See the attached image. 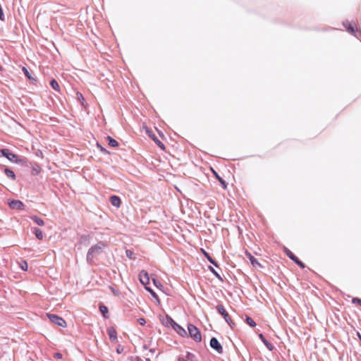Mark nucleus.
Here are the masks:
<instances>
[{
	"label": "nucleus",
	"instance_id": "f257e3e1",
	"mask_svg": "<svg viewBox=\"0 0 361 361\" xmlns=\"http://www.w3.org/2000/svg\"><path fill=\"white\" fill-rule=\"evenodd\" d=\"M1 153L11 162L17 164H20L23 162L22 159L18 155L12 153L8 149H1Z\"/></svg>",
	"mask_w": 361,
	"mask_h": 361
},
{
	"label": "nucleus",
	"instance_id": "f03ea898",
	"mask_svg": "<svg viewBox=\"0 0 361 361\" xmlns=\"http://www.w3.org/2000/svg\"><path fill=\"white\" fill-rule=\"evenodd\" d=\"M47 317L56 325L63 328L66 326V322L62 317L52 314H47Z\"/></svg>",
	"mask_w": 361,
	"mask_h": 361
},
{
	"label": "nucleus",
	"instance_id": "7ed1b4c3",
	"mask_svg": "<svg viewBox=\"0 0 361 361\" xmlns=\"http://www.w3.org/2000/svg\"><path fill=\"white\" fill-rule=\"evenodd\" d=\"M188 332L190 336L196 341H200L202 339L201 334L198 329L192 324L188 326Z\"/></svg>",
	"mask_w": 361,
	"mask_h": 361
},
{
	"label": "nucleus",
	"instance_id": "20e7f679",
	"mask_svg": "<svg viewBox=\"0 0 361 361\" xmlns=\"http://www.w3.org/2000/svg\"><path fill=\"white\" fill-rule=\"evenodd\" d=\"M104 247L105 245L103 243L92 246L88 250L87 258L89 259L90 257H93L95 254H98Z\"/></svg>",
	"mask_w": 361,
	"mask_h": 361
},
{
	"label": "nucleus",
	"instance_id": "39448f33",
	"mask_svg": "<svg viewBox=\"0 0 361 361\" xmlns=\"http://www.w3.org/2000/svg\"><path fill=\"white\" fill-rule=\"evenodd\" d=\"M8 204L10 208L13 209L23 210L25 208L24 204L21 201L17 200H8Z\"/></svg>",
	"mask_w": 361,
	"mask_h": 361
},
{
	"label": "nucleus",
	"instance_id": "423d86ee",
	"mask_svg": "<svg viewBox=\"0 0 361 361\" xmlns=\"http://www.w3.org/2000/svg\"><path fill=\"white\" fill-rule=\"evenodd\" d=\"M217 311L219 314H221L224 319L226 320V322L231 326H232V325L233 324L231 319L230 318L228 312L226 311V310L224 309V306L223 305H218L217 306Z\"/></svg>",
	"mask_w": 361,
	"mask_h": 361
},
{
	"label": "nucleus",
	"instance_id": "0eeeda50",
	"mask_svg": "<svg viewBox=\"0 0 361 361\" xmlns=\"http://www.w3.org/2000/svg\"><path fill=\"white\" fill-rule=\"evenodd\" d=\"M139 280L140 283L146 287L149 283V277L147 272L145 271H140L139 274Z\"/></svg>",
	"mask_w": 361,
	"mask_h": 361
},
{
	"label": "nucleus",
	"instance_id": "6e6552de",
	"mask_svg": "<svg viewBox=\"0 0 361 361\" xmlns=\"http://www.w3.org/2000/svg\"><path fill=\"white\" fill-rule=\"evenodd\" d=\"M107 334L111 342L116 343L118 340L117 332L114 327L110 326L107 329Z\"/></svg>",
	"mask_w": 361,
	"mask_h": 361
},
{
	"label": "nucleus",
	"instance_id": "1a4fd4ad",
	"mask_svg": "<svg viewBox=\"0 0 361 361\" xmlns=\"http://www.w3.org/2000/svg\"><path fill=\"white\" fill-rule=\"evenodd\" d=\"M160 321L162 323L163 325H164L165 326H171L173 328V326H174L175 324V322L170 317H169L168 315H166V317H161L160 318Z\"/></svg>",
	"mask_w": 361,
	"mask_h": 361
},
{
	"label": "nucleus",
	"instance_id": "9d476101",
	"mask_svg": "<svg viewBox=\"0 0 361 361\" xmlns=\"http://www.w3.org/2000/svg\"><path fill=\"white\" fill-rule=\"evenodd\" d=\"M210 345L212 348L217 350L218 353L222 352V347L218 340L215 338H212L210 341Z\"/></svg>",
	"mask_w": 361,
	"mask_h": 361
},
{
	"label": "nucleus",
	"instance_id": "9b49d317",
	"mask_svg": "<svg viewBox=\"0 0 361 361\" xmlns=\"http://www.w3.org/2000/svg\"><path fill=\"white\" fill-rule=\"evenodd\" d=\"M247 257L249 258L252 265L256 269H261L262 266L261 264L249 252H246Z\"/></svg>",
	"mask_w": 361,
	"mask_h": 361
},
{
	"label": "nucleus",
	"instance_id": "f8f14e48",
	"mask_svg": "<svg viewBox=\"0 0 361 361\" xmlns=\"http://www.w3.org/2000/svg\"><path fill=\"white\" fill-rule=\"evenodd\" d=\"M173 329L180 336L184 337L187 336V331L185 329H183L181 326L178 324L176 322L175 323Z\"/></svg>",
	"mask_w": 361,
	"mask_h": 361
},
{
	"label": "nucleus",
	"instance_id": "ddd939ff",
	"mask_svg": "<svg viewBox=\"0 0 361 361\" xmlns=\"http://www.w3.org/2000/svg\"><path fill=\"white\" fill-rule=\"evenodd\" d=\"M146 133L153 139V140L159 145L160 148L164 149V145L154 135L151 134V132L148 128H146Z\"/></svg>",
	"mask_w": 361,
	"mask_h": 361
},
{
	"label": "nucleus",
	"instance_id": "4468645a",
	"mask_svg": "<svg viewBox=\"0 0 361 361\" xmlns=\"http://www.w3.org/2000/svg\"><path fill=\"white\" fill-rule=\"evenodd\" d=\"M286 252L290 259L295 261L301 267H305L304 264L300 261H299L298 259L295 257V256L290 250H286Z\"/></svg>",
	"mask_w": 361,
	"mask_h": 361
},
{
	"label": "nucleus",
	"instance_id": "2eb2a0df",
	"mask_svg": "<svg viewBox=\"0 0 361 361\" xmlns=\"http://www.w3.org/2000/svg\"><path fill=\"white\" fill-rule=\"evenodd\" d=\"M111 203L113 206L118 208L121 206V199L117 196H112L110 198Z\"/></svg>",
	"mask_w": 361,
	"mask_h": 361
},
{
	"label": "nucleus",
	"instance_id": "dca6fc26",
	"mask_svg": "<svg viewBox=\"0 0 361 361\" xmlns=\"http://www.w3.org/2000/svg\"><path fill=\"white\" fill-rule=\"evenodd\" d=\"M32 231H33L35 235L36 236V238L37 239H39V240L43 239L44 235H43L42 231L40 229H39L37 228H34L32 229Z\"/></svg>",
	"mask_w": 361,
	"mask_h": 361
},
{
	"label": "nucleus",
	"instance_id": "f3484780",
	"mask_svg": "<svg viewBox=\"0 0 361 361\" xmlns=\"http://www.w3.org/2000/svg\"><path fill=\"white\" fill-rule=\"evenodd\" d=\"M343 25L350 33L353 34L355 32L354 26L353 25H351L349 22L343 23Z\"/></svg>",
	"mask_w": 361,
	"mask_h": 361
},
{
	"label": "nucleus",
	"instance_id": "a211bd4d",
	"mask_svg": "<svg viewBox=\"0 0 361 361\" xmlns=\"http://www.w3.org/2000/svg\"><path fill=\"white\" fill-rule=\"evenodd\" d=\"M5 173L6 175V176L12 180H15L16 179V175L14 173V172L9 169H5Z\"/></svg>",
	"mask_w": 361,
	"mask_h": 361
},
{
	"label": "nucleus",
	"instance_id": "6ab92c4d",
	"mask_svg": "<svg viewBox=\"0 0 361 361\" xmlns=\"http://www.w3.org/2000/svg\"><path fill=\"white\" fill-rule=\"evenodd\" d=\"M31 219L39 226H42L44 225V221L37 216H32Z\"/></svg>",
	"mask_w": 361,
	"mask_h": 361
},
{
	"label": "nucleus",
	"instance_id": "aec40b11",
	"mask_svg": "<svg viewBox=\"0 0 361 361\" xmlns=\"http://www.w3.org/2000/svg\"><path fill=\"white\" fill-rule=\"evenodd\" d=\"M145 289L149 292L150 293V294L152 295V296L157 300V302L158 304L160 303V300L158 298V296L157 295V294L149 287L146 286L145 287Z\"/></svg>",
	"mask_w": 361,
	"mask_h": 361
},
{
	"label": "nucleus",
	"instance_id": "412c9836",
	"mask_svg": "<svg viewBox=\"0 0 361 361\" xmlns=\"http://www.w3.org/2000/svg\"><path fill=\"white\" fill-rule=\"evenodd\" d=\"M107 140L109 141V145L113 147H116L118 145V142L113 139L112 137H111L110 136H108L107 137Z\"/></svg>",
	"mask_w": 361,
	"mask_h": 361
},
{
	"label": "nucleus",
	"instance_id": "4be33fe9",
	"mask_svg": "<svg viewBox=\"0 0 361 361\" xmlns=\"http://www.w3.org/2000/svg\"><path fill=\"white\" fill-rule=\"evenodd\" d=\"M212 172L214 174V176L216 177V178L219 180L221 185L224 187V188H226V182L216 173L215 171L212 169Z\"/></svg>",
	"mask_w": 361,
	"mask_h": 361
},
{
	"label": "nucleus",
	"instance_id": "5701e85b",
	"mask_svg": "<svg viewBox=\"0 0 361 361\" xmlns=\"http://www.w3.org/2000/svg\"><path fill=\"white\" fill-rule=\"evenodd\" d=\"M245 321L247 322V324L250 326L251 327H255L256 326V323L254 322V320L249 317H247L246 319H245Z\"/></svg>",
	"mask_w": 361,
	"mask_h": 361
},
{
	"label": "nucleus",
	"instance_id": "b1692460",
	"mask_svg": "<svg viewBox=\"0 0 361 361\" xmlns=\"http://www.w3.org/2000/svg\"><path fill=\"white\" fill-rule=\"evenodd\" d=\"M50 85L54 90H57V89L59 88V85L58 82L56 80H54V79L51 80Z\"/></svg>",
	"mask_w": 361,
	"mask_h": 361
},
{
	"label": "nucleus",
	"instance_id": "393cba45",
	"mask_svg": "<svg viewBox=\"0 0 361 361\" xmlns=\"http://www.w3.org/2000/svg\"><path fill=\"white\" fill-rule=\"evenodd\" d=\"M100 312L102 313L104 317H106V314H108L109 310L106 306H100L99 307Z\"/></svg>",
	"mask_w": 361,
	"mask_h": 361
},
{
	"label": "nucleus",
	"instance_id": "a878e982",
	"mask_svg": "<svg viewBox=\"0 0 361 361\" xmlns=\"http://www.w3.org/2000/svg\"><path fill=\"white\" fill-rule=\"evenodd\" d=\"M202 253L204 254V255L207 257V259L213 264L216 265L215 262H214V260L212 259V257L209 255V254L204 251L203 249L201 250Z\"/></svg>",
	"mask_w": 361,
	"mask_h": 361
},
{
	"label": "nucleus",
	"instance_id": "bb28decb",
	"mask_svg": "<svg viewBox=\"0 0 361 361\" xmlns=\"http://www.w3.org/2000/svg\"><path fill=\"white\" fill-rule=\"evenodd\" d=\"M269 350H273L274 346L267 339L262 341Z\"/></svg>",
	"mask_w": 361,
	"mask_h": 361
},
{
	"label": "nucleus",
	"instance_id": "cd10ccee",
	"mask_svg": "<svg viewBox=\"0 0 361 361\" xmlns=\"http://www.w3.org/2000/svg\"><path fill=\"white\" fill-rule=\"evenodd\" d=\"M77 98L81 102V104L82 105H85L84 97H83V96L82 95L81 93H80V92L77 93Z\"/></svg>",
	"mask_w": 361,
	"mask_h": 361
},
{
	"label": "nucleus",
	"instance_id": "c85d7f7f",
	"mask_svg": "<svg viewBox=\"0 0 361 361\" xmlns=\"http://www.w3.org/2000/svg\"><path fill=\"white\" fill-rule=\"evenodd\" d=\"M20 266V268L24 271H27L28 269V264L26 262H21Z\"/></svg>",
	"mask_w": 361,
	"mask_h": 361
},
{
	"label": "nucleus",
	"instance_id": "c756f323",
	"mask_svg": "<svg viewBox=\"0 0 361 361\" xmlns=\"http://www.w3.org/2000/svg\"><path fill=\"white\" fill-rule=\"evenodd\" d=\"M97 148L102 152H103L104 154H109V152L104 149L101 145H99V143L97 144Z\"/></svg>",
	"mask_w": 361,
	"mask_h": 361
},
{
	"label": "nucleus",
	"instance_id": "7c9ffc66",
	"mask_svg": "<svg viewBox=\"0 0 361 361\" xmlns=\"http://www.w3.org/2000/svg\"><path fill=\"white\" fill-rule=\"evenodd\" d=\"M153 283L154 284V286L158 288H162V285L161 284L160 282L157 281V280L155 279H153Z\"/></svg>",
	"mask_w": 361,
	"mask_h": 361
},
{
	"label": "nucleus",
	"instance_id": "2f4dec72",
	"mask_svg": "<svg viewBox=\"0 0 361 361\" xmlns=\"http://www.w3.org/2000/svg\"><path fill=\"white\" fill-rule=\"evenodd\" d=\"M210 271L219 279H221L219 274L214 270V269L212 267H209Z\"/></svg>",
	"mask_w": 361,
	"mask_h": 361
},
{
	"label": "nucleus",
	"instance_id": "473e14b6",
	"mask_svg": "<svg viewBox=\"0 0 361 361\" xmlns=\"http://www.w3.org/2000/svg\"><path fill=\"white\" fill-rule=\"evenodd\" d=\"M137 322L142 326H144L146 324V321L144 318L138 319Z\"/></svg>",
	"mask_w": 361,
	"mask_h": 361
},
{
	"label": "nucleus",
	"instance_id": "72a5a7b5",
	"mask_svg": "<svg viewBox=\"0 0 361 361\" xmlns=\"http://www.w3.org/2000/svg\"><path fill=\"white\" fill-rule=\"evenodd\" d=\"M23 72H24L25 75H26L29 79H30V78H31V77H30V73H29V72H28L27 69L25 67H23Z\"/></svg>",
	"mask_w": 361,
	"mask_h": 361
},
{
	"label": "nucleus",
	"instance_id": "f704fd0d",
	"mask_svg": "<svg viewBox=\"0 0 361 361\" xmlns=\"http://www.w3.org/2000/svg\"><path fill=\"white\" fill-rule=\"evenodd\" d=\"M123 347L121 346V345H119L116 348V353L120 354V353H123Z\"/></svg>",
	"mask_w": 361,
	"mask_h": 361
},
{
	"label": "nucleus",
	"instance_id": "c9c22d12",
	"mask_svg": "<svg viewBox=\"0 0 361 361\" xmlns=\"http://www.w3.org/2000/svg\"><path fill=\"white\" fill-rule=\"evenodd\" d=\"M54 356L56 359H62L63 357L62 354L60 353H56Z\"/></svg>",
	"mask_w": 361,
	"mask_h": 361
},
{
	"label": "nucleus",
	"instance_id": "e433bc0d",
	"mask_svg": "<svg viewBox=\"0 0 361 361\" xmlns=\"http://www.w3.org/2000/svg\"><path fill=\"white\" fill-rule=\"evenodd\" d=\"M259 338L262 340V341L266 339L262 334L259 335Z\"/></svg>",
	"mask_w": 361,
	"mask_h": 361
},
{
	"label": "nucleus",
	"instance_id": "4c0bfd02",
	"mask_svg": "<svg viewBox=\"0 0 361 361\" xmlns=\"http://www.w3.org/2000/svg\"><path fill=\"white\" fill-rule=\"evenodd\" d=\"M357 337H358L359 340H360V342H361V334H360L359 332H357Z\"/></svg>",
	"mask_w": 361,
	"mask_h": 361
},
{
	"label": "nucleus",
	"instance_id": "58836bf2",
	"mask_svg": "<svg viewBox=\"0 0 361 361\" xmlns=\"http://www.w3.org/2000/svg\"><path fill=\"white\" fill-rule=\"evenodd\" d=\"M355 301H357V302H360V300H359V299H354L353 302H355Z\"/></svg>",
	"mask_w": 361,
	"mask_h": 361
},
{
	"label": "nucleus",
	"instance_id": "ea45409f",
	"mask_svg": "<svg viewBox=\"0 0 361 361\" xmlns=\"http://www.w3.org/2000/svg\"><path fill=\"white\" fill-rule=\"evenodd\" d=\"M114 293V294H118V293L116 292V290H113Z\"/></svg>",
	"mask_w": 361,
	"mask_h": 361
},
{
	"label": "nucleus",
	"instance_id": "a19ab883",
	"mask_svg": "<svg viewBox=\"0 0 361 361\" xmlns=\"http://www.w3.org/2000/svg\"><path fill=\"white\" fill-rule=\"evenodd\" d=\"M114 293V294H118V293L116 292V290H113Z\"/></svg>",
	"mask_w": 361,
	"mask_h": 361
}]
</instances>
